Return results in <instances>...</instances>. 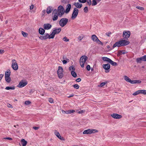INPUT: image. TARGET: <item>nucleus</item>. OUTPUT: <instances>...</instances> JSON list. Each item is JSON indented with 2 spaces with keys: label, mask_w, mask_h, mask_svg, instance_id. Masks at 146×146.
Segmentation results:
<instances>
[{
  "label": "nucleus",
  "mask_w": 146,
  "mask_h": 146,
  "mask_svg": "<svg viewBox=\"0 0 146 146\" xmlns=\"http://www.w3.org/2000/svg\"><path fill=\"white\" fill-rule=\"evenodd\" d=\"M55 11L57 12V13L59 15V17H62L65 12L64 7L61 5L58 6L57 10L56 9L54 10V12Z\"/></svg>",
  "instance_id": "obj_1"
},
{
  "label": "nucleus",
  "mask_w": 146,
  "mask_h": 146,
  "mask_svg": "<svg viewBox=\"0 0 146 146\" xmlns=\"http://www.w3.org/2000/svg\"><path fill=\"white\" fill-rule=\"evenodd\" d=\"M88 58L85 55L82 56L80 57V66L82 68H83L84 67V64Z\"/></svg>",
  "instance_id": "obj_2"
},
{
  "label": "nucleus",
  "mask_w": 146,
  "mask_h": 146,
  "mask_svg": "<svg viewBox=\"0 0 146 146\" xmlns=\"http://www.w3.org/2000/svg\"><path fill=\"white\" fill-rule=\"evenodd\" d=\"M68 22V19L66 18H61L59 21L60 26L62 27H64Z\"/></svg>",
  "instance_id": "obj_3"
},
{
  "label": "nucleus",
  "mask_w": 146,
  "mask_h": 146,
  "mask_svg": "<svg viewBox=\"0 0 146 146\" xmlns=\"http://www.w3.org/2000/svg\"><path fill=\"white\" fill-rule=\"evenodd\" d=\"M91 38L94 42H96L98 44H101L102 45H103V43L99 39L96 35H92L91 36Z\"/></svg>",
  "instance_id": "obj_4"
},
{
  "label": "nucleus",
  "mask_w": 146,
  "mask_h": 146,
  "mask_svg": "<svg viewBox=\"0 0 146 146\" xmlns=\"http://www.w3.org/2000/svg\"><path fill=\"white\" fill-rule=\"evenodd\" d=\"M98 132V131L96 129H88L84 130L83 132V134H91L92 133H94Z\"/></svg>",
  "instance_id": "obj_5"
},
{
  "label": "nucleus",
  "mask_w": 146,
  "mask_h": 146,
  "mask_svg": "<svg viewBox=\"0 0 146 146\" xmlns=\"http://www.w3.org/2000/svg\"><path fill=\"white\" fill-rule=\"evenodd\" d=\"M12 64L11 67L15 70H17L18 68V66L15 59H13L12 61Z\"/></svg>",
  "instance_id": "obj_6"
},
{
  "label": "nucleus",
  "mask_w": 146,
  "mask_h": 146,
  "mask_svg": "<svg viewBox=\"0 0 146 146\" xmlns=\"http://www.w3.org/2000/svg\"><path fill=\"white\" fill-rule=\"evenodd\" d=\"M78 13V10L76 8H75L74 9L73 12L72 14L71 19H74L77 16Z\"/></svg>",
  "instance_id": "obj_7"
},
{
  "label": "nucleus",
  "mask_w": 146,
  "mask_h": 146,
  "mask_svg": "<svg viewBox=\"0 0 146 146\" xmlns=\"http://www.w3.org/2000/svg\"><path fill=\"white\" fill-rule=\"evenodd\" d=\"M52 15V19L53 21H56L58 19L59 15H58L57 12H56L55 11L54 12L53 11Z\"/></svg>",
  "instance_id": "obj_8"
},
{
  "label": "nucleus",
  "mask_w": 146,
  "mask_h": 146,
  "mask_svg": "<svg viewBox=\"0 0 146 146\" xmlns=\"http://www.w3.org/2000/svg\"><path fill=\"white\" fill-rule=\"evenodd\" d=\"M130 34L131 33L129 31H124L123 32V36L124 38L127 39L129 37Z\"/></svg>",
  "instance_id": "obj_9"
},
{
  "label": "nucleus",
  "mask_w": 146,
  "mask_h": 146,
  "mask_svg": "<svg viewBox=\"0 0 146 146\" xmlns=\"http://www.w3.org/2000/svg\"><path fill=\"white\" fill-rule=\"evenodd\" d=\"M54 134L55 135L60 139L62 140H64L65 139L63 137H61L60 136L59 132L57 131V130H55L54 131Z\"/></svg>",
  "instance_id": "obj_10"
},
{
  "label": "nucleus",
  "mask_w": 146,
  "mask_h": 146,
  "mask_svg": "<svg viewBox=\"0 0 146 146\" xmlns=\"http://www.w3.org/2000/svg\"><path fill=\"white\" fill-rule=\"evenodd\" d=\"M111 116L113 118L116 119H119L122 117L121 115L117 113H113L111 115Z\"/></svg>",
  "instance_id": "obj_11"
},
{
  "label": "nucleus",
  "mask_w": 146,
  "mask_h": 146,
  "mask_svg": "<svg viewBox=\"0 0 146 146\" xmlns=\"http://www.w3.org/2000/svg\"><path fill=\"white\" fill-rule=\"evenodd\" d=\"M52 25L49 23L45 24L43 25V28L46 30H49L52 27Z\"/></svg>",
  "instance_id": "obj_12"
},
{
  "label": "nucleus",
  "mask_w": 146,
  "mask_h": 146,
  "mask_svg": "<svg viewBox=\"0 0 146 146\" xmlns=\"http://www.w3.org/2000/svg\"><path fill=\"white\" fill-rule=\"evenodd\" d=\"M120 41L122 46L127 45L129 43V41L126 40H122Z\"/></svg>",
  "instance_id": "obj_13"
},
{
  "label": "nucleus",
  "mask_w": 146,
  "mask_h": 146,
  "mask_svg": "<svg viewBox=\"0 0 146 146\" xmlns=\"http://www.w3.org/2000/svg\"><path fill=\"white\" fill-rule=\"evenodd\" d=\"M71 8V5L70 4H68L66 7V9L65 11L66 13H68L70 11Z\"/></svg>",
  "instance_id": "obj_14"
},
{
  "label": "nucleus",
  "mask_w": 146,
  "mask_h": 146,
  "mask_svg": "<svg viewBox=\"0 0 146 146\" xmlns=\"http://www.w3.org/2000/svg\"><path fill=\"white\" fill-rule=\"evenodd\" d=\"M39 38L41 40H45L48 38H49L48 34L46 33L44 36H41L39 37Z\"/></svg>",
  "instance_id": "obj_15"
},
{
  "label": "nucleus",
  "mask_w": 146,
  "mask_h": 146,
  "mask_svg": "<svg viewBox=\"0 0 146 146\" xmlns=\"http://www.w3.org/2000/svg\"><path fill=\"white\" fill-rule=\"evenodd\" d=\"M103 67L106 70H108L110 68V65L109 63L103 64Z\"/></svg>",
  "instance_id": "obj_16"
},
{
  "label": "nucleus",
  "mask_w": 146,
  "mask_h": 146,
  "mask_svg": "<svg viewBox=\"0 0 146 146\" xmlns=\"http://www.w3.org/2000/svg\"><path fill=\"white\" fill-rule=\"evenodd\" d=\"M121 46V41H119L118 42H115L113 45V48H114L117 46V47H120Z\"/></svg>",
  "instance_id": "obj_17"
},
{
  "label": "nucleus",
  "mask_w": 146,
  "mask_h": 146,
  "mask_svg": "<svg viewBox=\"0 0 146 146\" xmlns=\"http://www.w3.org/2000/svg\"><path fill=\"white\" fill-rule=\"evenodd\" d=\"M27 84L26 82H20L19 83L18 86L20 88H21L25 86Z\"/></svg>",
  "instance_id": "obj_18"
},
{
  "label": "nucleus",
  "mask_w": 146,
  "mask_h": 146,
  "mask_svg": "<svg viewBox=\"0 0 146 146\" xmlns=\"http://www.w3.org/2000/svg\"><path fill=\"white\" fill-rule=\"evenodd\" d=\"M52 10V7L49 6L47 8L46 12L47 14H49L51 13Z\"/></svg>",
  "instance_id": "obj_19"
},
{
  "label": "nucleus",
  "mask_w": 146,
  "mask_h": 146,
  "mask_svg": "<svg viewBox=\"0 0 146 146\" xmlns=\"http://www.w3.org/2000/svg\"><path fill=\"white\" fill-rule=\"evenodd\" d=\"M74 5L78 8H80L82 6V4L79 3L78 2L75 3Z\"/></svg>",
  "instance_id": "obj_20"
},
{
  "label": "nucleus",
  "mask_w": 146,
  "mask_h": 146,
  "mask_svg": "<svg viewBox=\"0 0 146 146\" xmlns=\"http://www.w3.org/2000/svg\"><path fill=\"white\" fill-rule=\"evenodd\" d=\"M61 29L60 28H58L54 30L52 32L54 33L55 35L58 34L61 31Z\"/></svg>",
  "instance_id": "obj_21"
},
{
  "label": "nucleus",
  "mask_w": 146,
  "mask_h": 146,
  "mask_svg": "<svg viewBox=\"0 0 146 146\" xmlns=\"http://www.w3.org/2000/svg\"><path fill=\"white\" fill-rule=\"evenodd\" d=\"M141 61H145V60L144 58V56L140 57L139 58H137L136 59V62L137 63H141Z\"/></svg>",
  "instance_id": "obj_22"
},
{
  "label": "nucleus",
  "mask_w": 146,
  "mask_h": 146,
  "mask_svg": "<svg viewBox=\"0 0 146 146\" xmlns=\"http://www.w3.org/2000/svg\"><path fill=\"white\" fill-rule=\"evenodd\" d=\"M21 143L23 146H25L27 144V142L24 139L21 140Z\"/></svg>",
  "instance_id": "obj_23"
},
{
  "label": "nucleus",
  "mask_w": 146,
  "mask_h": 146,
  "mask_svg": "<svg viewBox=\"0 0 146 146\" xmlns=\"http://www.w3.org/2000/svg\"><path fill=\"white\" fill-rule=\"evenodd\" d=\"M141 81L140 80H131V84H139L141 83Z\"/></svg>",
  "instance_id": "obj_24"
},
{
  "label": "nucleus",
  "mask_w": 146,
  "mask_h": 146,
  "mask_svg": "<svg viewBox=\"0 0 146 146\" xmlns=\"http://www.w3.org/2000/svg\"><path fill=\"white\" fill-rule=\"evenodd\" d=\"M45 31L44 29L40 28L39 29V33L41 35H43L44 33H45Z\"/></svg>",
  "instance_id": "obj_25"
},
{
  "label": "nucleus",
  "mask_w": 146,
  "mask_h": 146,
  "mask_svg": "<svg viewBox=\"0 0 146 146\" xmlns=\"http://www.w3.org/2000/svg\"><path fill=\"white\" fill-rule=\"evenodd\" d=\"M11 74V71L9 69H8L5 72V77L10 76Z\"/></svg>",
  "instance_id": "obj_26"
},
{
  "label": "nucleus",
  "mask_w": 146,
  "mask_h": 146,
  "mask_svg": "<svg viewBox=\"0 0 146 146\" xmlns=\"http://www.w3.org/2000/svg\"><path fill=\"white\" fill-rule=\"evenodd\" d=\"M57 73H63V68L61 66H59L58 67V70L57 71Z\"/></svg>",
  "instance_id": "obj_27"
},
{
  "label": "nucleus",
  "mask_w": 146,
  "mask_h": 146,
  "mask_svg": "<svg viewBox=\"0 0 146 146\" xmlns=\"http://www.w3.org/2000/svg\"><path fill=\"white\" fill-rule=\"evenodd\" d=\"M125 80L127 82L131 83V79L127 76H124Z\"/></svg>",
  "instance_id": "obj_28"
},
{
  "label": "nucleus",
  "mask_w": 146,
  "mask_h": 146,
  "mask_svg": "<svg viewBox=\"0 0 146 146\" xmlns=\"http://www.w3.org/2000/svg\"><path fill=\"white\" fill-rule=\"evenodd\" d=\"M102 59L103 61H106L108 62H109V61L110 59V58L105 57H102Z\"/></svg>",
  "instance_id": "obj_29"
},
{
  "label": "nucleus",
  "mask_w": 146,
  "mask_h": 146,
  "mask_svg": "<svg viewBox=\"0 0 146 146\" xmlns=\"http://www.w3.org/2000/svg\"><path fill=\"white\" fill-rule=\"evenodd\" d=\"M110 63L113 66H116L117 65V63L114 62L112 61L111 59L108 62Z\"/></svg>",
  "instance_id": "obj_30"
},
{
  "label": "nucleus",
  "mask_w": 146,
  "mask_h": 146,
  "mask_svg": "<svg viewBox=\"0 0 146 146\" xmlns=\"http://www.w3.org/2000/svg\"><path fill=\"white\" fill-rule=\"evenodd\" d=\"M5 81L8 83L10 82L11 81V79L10 76L5 77Z\"/></svg>",
  "instance_id": "obj_31"
},
{
  "label": "nucleus",
  "mask_w": 146,
  "mask_h": 146,
  "mask_svg": "<svg viewBox=\"0 0 146 146\" xmlns=\"http://www.w3.org/2000/svg\"><path fill=\"white\" fill-rule=\"evenodd\" d=\"M55 35L54 33L52 32V33L50 35L48 34L49 39L53 38L54 37Z\"/></svg>",
  "instance_id": "obj_32"
},
{
  "label": "nucleus",
  "mask_w": 146,
  "mask_h": 146,
  "mask_svg": "<svg viewBox=\"0 0 146 146\" xmlns=\"http://www.w3.org/2000/svg\"><path fill=\"white\" fill-rule=\"evenodd\" d=\"M58 76L59 78L61 79L62 78L63 76V73H57Z\"/></svg>",
  "instance_id": "obj_33"
},
{
  "label": "nucleus",
  "mask_w": 146,
  "mask_h": 146,
  "mask_svg": "<svg viewBox=\"0 0 146 146\" xmlns=\"http://www.w3.org/2000/svg\"><path fill=\"white\" fill-rule=\"evenodd\" d=\"M71 74L72 76L74 77L75 78L77 76V74L74 71H72L71 72Z\"/></svg>",
  "instance_id": "obj_34"
},
{
  "label": "nucleus",
  "mask_w": 146,
  "mask_h": 146,
  "mask_svg": "<svg viewBox=\"0 0 146 146\" xmlns=\"http://www.w3.org/2000/svg\"><path fill=\"white\" fill-rule=\"evenodd\" d=\"M5 89L7 90H14L15 89V87L14 86L13 87H9L8 86L7 87L5 88Z\"/></svg>",
  "instance_id": "obj_35"
},
{
  "label": "nucleus",
  "mask_w": 146,
  "mask_h": 146,
  "mask_svg": "<svg viewBox=\"0 0 146 146\" xmlns=\"http://www.w3.org/2000/svg\"><path fill=\"white\" fill-rule=\"evenodd\" d=\"M140 93L144 95H146V90H140Z\"/></svg>",
  "instance_id": "obj_36"
},
{
  "label": "nucleus",
  "mask_w": 146,
  "mask_h": 146,
  "mask_svg": "<svg viewBox=\"0 0 146 146\" xmlns=\"http://www.w3.org/2000/svg\"><path fill=\"white\" fill-rule=\"evenodd\" d=\"M98 2L96 1V0H93L92 1V6H95L97 4Z\"/></svg>",
  "instance_id": "obj_37"
},
{
  "label": "nucleus",
  "mask_w": 146,
  "mask_h": 146,
  "mask_svg": "<svg viewBox=\"0 0 146 146\" xmlns=\"http://www.w3.org/2000/svg\"><path fill=\"white\" fill-rule=\"evenodd\" d=\"M136 8L138 9H139L140 10H141V11H143L144 10V7H139V6H137L136 7Z\"/></svg>",
  "instance_id": "obj_38"
},
{
  "label": "nucleus",
  "mask_w": 146,
  "mask_h": 146,
  "mask_svg": "<svg viewBox=\"0 0 146 146\" xmlns=\"http://www.w3.org/2000/svg\"><path fill=\"white\" fill-rule=\"evenodd\" d=\"M73 86L76 89H78L79 88V86L78 84H75L73 85Z\"/></svg>",
  "instance_id": "obj_39"
},
{
  "label": "nucleus",
  "mask_w": 146,
  "mask_h": 146,
  "mask_svg": "<svg viewBox=\"0 0 146 146\" xmlns=\"http://www.w3.org/2000/svg\"><path fill=\"white\" fill-rule=\"evenodd\" d=\"M69 70L70 71H71L72 70H73V71H74L75 70V68H74L73 66H72L70 67L69 68Z\"/></svg>",
  "instance_id": "obj_40"
},
{
  "label": "nucleus",
  "mask_w": 146,
  "mask_h": 146,
  "mask_svg": "<svg viewBox=\"0 0 146 146\" xmlns=\"http://www.w3.org/2000/svg\"><path fill=\"white\" fill-rule=\"evenodd\" d=\"M22 34L23 36L24 37H27L28 35V34L24 31H22Z\"/></svg>",
  "instance_id": "obj_41"
},
{
  "label": "nucleus",
  "mask_w": 146,
  "mask_h": 146,
  "mask_svg": "<svg viewBox=\"0 0 146 146\" xmlns=\"http://www.w3.org/2000/svg\"><path fill=\"white\" fill-rule=\"evenodd\" d=\"M86 2L88 5L90 6L92 4V1L91 0H86Z\"/></svg>",
  "instance_id": "obj_42"
},
{
  "label": "nucleus",
  "mask_w": 146,
  "mask_h": 146,
  "mask_svg": "<svg viewBox=\"0 0 146 146\" xmlns=\"http://www.w3.org/2000/svg\"><path fill=\"white\" fill-rule=\"evenodd\" d=\"M139 94H140L139 90H138L135 92L134 93H133V95L134 96H135Z\"/></svg>",
  "instance_id": "obj_43"
},
{
  "label": "nucleus",
  "mask_w": 146,
  "mask_h": 146,
  "mask_svg": "<svg viewBox=\"0 0 146 146\" xmlns=\"http://www.w3.org/2000/svg\"><path fill=\"white\" fill-rule=\"evenodd\" d=\"M84 12L85 13H87L88 11V7H85L84 9Z\"/></svg>",
  "instance_id": "obj_44"
},
{
  "label": "nucleus",
  "mask_w": 146,
  "mask_h": 146,
  "mask_svg": "<svg viewBox=\"0 0 146 146\" xmlns=\"http://www.w3.org/2000/svg\"><path fill=\"white\" fill-rule=\"evenodd\" d=\"M63 40L65 42H68L69 41V39H68L66 36L63 38Z\"/></svg>",
  "instance_id": "obj_45"
},
{
  "label": "nucleus",
  "mask_w": 146,
  "mask_h": 146,
  "mask_svg": "<svg viewBox=\"0 0 146 146\" xmlns=\"http://www.w3.org/2000/svg\"><path fill=\"white\" fill-rule=\"evenodd\" d=\"M31 103V102L29 101H26L25 102V104L26 105H29Z\"/></svg>",
  "instance_id": "obj_46"
},
{
  "label": "nucleus",
  "mask_w": 146,
  "mask_h": 146,
  "mask_svg": "<svg viewBox=\"0 0 146 146\" xmlns=\"http://www.w3.org/2000/svg\"><path fill=\"white\" fill-rule=\"evenodd\" d=\"M78 1L81 3H84L86 2V0H78Z\"/></svg>",
  "instance_id": "obj_47"
},
{
  "label": "nucleus",
  "mask_w": 146,
  "mask_h": 146,
  "mask_svg": "<svg viewBox=\"0 0 146 146\" xmlns=\"http://www.w3.org/2000/svg\"><path fill=\"white\" fill-rule=\"evenodd\" d=\"M122 54L121 52V50H119L118 51L117 56H119L120 55H121Z\"/></svg>",
  "instance_id": "obj_48"
},
{
  "label": "nucleus",
  "mask_w": 146,
  "mask_h": 146,
  "mask_svg": "<svg viewBox=\"0 0 146 146\" xmlns=\"http://www.w3.org/2000/svg\"><path fill=\"white\" fill-rule=\"evenodd\" d=\"M84 37L82 36H79L78 38V39L79 40H81Z\"/></svg>",
  "instance_id": "obj_49"
},
{
  "label": "nucleus",
  "mask_w": 146,
  "mask_h": 146,
  "mask_svg": "<svg viewBox=\"0 0 146 146\" xmlns=\"http://www.w3.org/2000/svg\"><path fill=\"white\" fill-rule=\"evenodd\" d=\"M48 101L50 103H52L53 102V99L51 98H49L48 99Z\"/></svg>",
  "instance_id": "obj_50"
},
{
  "label": "nucleus",
  "mask_w": 146,
  "mask_h": 146,
  "mask_svg": "<svg viewBox=\"0 0 146 146\" xmlns=\"http://www.w3.org/2000/svg\"><path fill=\"white\" fill-rule=\"evenodd\" d=\"M106 84V83L105 82H103L101 83L100 84V86L101 87H102L104 86Z\"/></svg>",
  "instance_id": "obj_51"
},
{
  "label": "nucleus",
  "mask_w": 146,
  "mask_h": 146,
  "mask_svg": "<svg viewBox=\"0 0 146 146\" xmlns=\"http://www.w3.org/2000/svg\"><path fill=\"white\" fill-rule=\"evenodd\" d=\"M86 69L87 70H88V71H89L90 70V65H88L86 67Z\"/></svg>",
  "instance_id": "obj_52"
},
{
  "label": "nucleus",
  "mask_w": 146,
  "mask_h": 146,
  "mask_svg": "<svg viewBox=\"0 0 146 146\" xmlns=\"http://www.w3.org/2000/svg\"><path fill=\"white\" fill-rule=\"evenodd\" d=\"M75 111L73 110H69V113H74Z\"/></svg>",
  "instance_id": "obj_53"
},
{
  "label": "nucleus",
  "mask_w": 146,
  "mask_h": 146,
  "mask_svg": "<svg viewBox=\"0 0 146 146\" xmlns=\"http://www.w3.org/2000/svg\"><path fill=\"white\" fill-rule=\"evenodd\" d=\"M46 13V11L45 10H43L42 11V15H44Z\"/></svg>",
  "instance_id": "obj_54"
},
{
  "label": "nucleus",
  "mask_w": 146,
  "mask_h": 146,
  "mask_svg": "<svg viewBox=\"0 0 146 146\" xmlns=\"http://www.w3.org/2000/svg\"><path fill=\"white\" fill-rule=\"evenodd\" d=\"M62 62L63 64H66L67 61L65 60H63L62 61Z\"/></svg>",
  "instance_id": "obj_55"
},
{
  "label": "nucleus",
  "mask_w": 146,
  "mask_h": 146,
  "mask_svg": "<svg viewBox=\"0 0 146 146\" xmlns=\"http://www.w3.org/2000/svg\"><path fill=\"white\" fill-rule=\"evenodd\" d=\"M4 139H8V140H12V138H10V137H9L4 138Z\"/></svg>",
  "instance_id": "obj_56"
},
{
  "label": "nucleus",
  "mask_w": 146,
  "mask_h": 146,
  "mask_svg": "<svg viewBox=\"0 0 146 146\" xmlns=\"http://www.w3.org/2000/svg\"><path fill=\"white\" fill-rule=\"evenodd\" d=\"M76 81L78 82H79L81 81V79L80 78H78L76 79Z\"/></svg>",
  "instance_id": "obj_57"
},
{
  "label": "nucleus",
  "mask_w": 146,
  "mask_h": 146,
  "mask_svg": "<svg viewBox=\"0 0 146 146\" xmlns=\"http://www.w3.org/2000/svg\"><path fill=\"white\" fill-rule=\"evenodd\" d=\"M111 33L110 32H109V33H106V35L108 36H110V35L111 34Z\"/></svg>",
  "instance_id": "obj_58"
},
{
  "label": "nucleus",
  "mask_w": 146,
  "mask_h": 146,
  "mask_svg": "<svg viewBox=\"0 0 146 146\" xmlns=\"http://www.w3.org/2000/svg\"><path fill=\"white\" fill-rule=\"evenodd\" d=\"M63 2L65 3H66L69 2L68 0H63Z\"/></svg>",
  "instance_id": "obj_59"
},
{
  "label": "nucleus",
  "mask_w": 146,
  "mask_h": 146,
  "mask_svg": "<svg viewBox=\"0 0 146 146\" xmlns=\"http://www.w3.org/2000/svg\"><path fill=\"white\" fill-rule=\"evenodd\" d=\"M4 76L3 74H0V81L1 80Z\"/></svg>",
  "instance_id": "obj_60"
},
{
  "label": "nucleus",
  "mask_w": 146,
  "mask_h": 146,
  "mask_svg": "<svg viewBox=\"0 0 146 146\" xmlns=\"http://www.w3.org/2000/svg\"><path fill=\"white\" fill-rule=\"evenodd\" d=\"M34 7V6L33 5H32L30 6V10H32V9H33V8Z\"/></svg>",
  "instance_id": "obj_61"
},
{
  "label": "nucleus",
  "mask_w": 146,
  "mask_h": 146,
  "mask_svg": "<svg viewBox=\"0 0 146 146\" xmlns=\"http://www.w3.org/2000/svg\"><path fill=\"white\" fill-rule=\"evenodd\" d=\"M121 52L122 54H125L126 53L125 50H121Z\"/></svg>",
  "instance_id": "obj_62"
},
{
  "label": "nucleus",
  "mask_w": 146,
  "mask_h": 146,
  "mask_svg": "<svg viewBox=\"0 0 146 146\" xmlns=\"http://www.w3.org/2000/svg\"><path fill=\"white\" fill-rule=\"evenodd\" d=\"M7 106L9 108H13L12 106L10 104H8Z\"/></svg>",
  "instance_id": "obj_63"
},
{
  "label": "nucleus",
  "mask_w": 146,
  "mask_h": 146,
  "mask_svg": "<svg viewBox=\"0 0 146 146\" xmlns=\"http://www.w3.org/2000/svg\"><path fill=\"white\" fill-rule=\"evenodd\" d=\"M33 129H35V130H36L38 129H39V127H33Z\"/></svg>",
  "instance_id": "obj_64"
}]
</instances>
